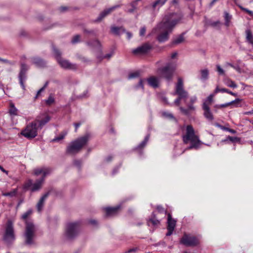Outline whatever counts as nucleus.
Returning a JSON list of instances; mask_svg holds the SVG:
<instances>
[{"label": "nucleus", "mask_w": 253, "mask_h": 253, "mask_svg": "<svg viewBox=\"0 0 253 253\" xmlns=\"http://www.w3.org/2000/svg\"><path fill=\"white\" fill-rule=\"evenodd\" d=\"M173 95H177L178 97L174 100L173 104L176 106H179L180 101L184 99V102L186 103V99L189 96L188 92L184 88V84L181 78H179L177 83L175 85V92Z\"/></svg>", "instance_id": "obj_5"}, {"label": "nucleus", "mask_w": 253, "mask_h": 253, "mask_svg": "<svg viewBox=\"0 0 253 253\" xmlns=\"http://www.w3.org/2000/svg\"><path fill=\"white\" fill-rule=\"evenodd\" d=\"M184 34L185 33H183L174 38L172 41V43L173 44H178L183 42L184 41Z\"/></svg>", "instance_id": "obj_26"}, {"label": "nucleus", "mask_w": 253, "mask_h": 253, "mask_svg": "<svg viewBox=\"0 0 253 253\" xmlns=\"http://www.w3.org/2000/svg\"><path fill=\"white\" fill-rule=\"evenodd\" d=\"M51 169L48 168L42 167L36 169L34 170V174L37 175H42V177L37 179L33 183L32 180H28L25 184L24 188L30 189L32 192H35L40 190L44 181L45 177L51 173Z\"/></svg>", "instance_id": "obj_2"}, {"label": "nucleus", "mask_w": 253, "mask_h": 253, "mask_svg": "<svg viewBox=\"0 0 253 253\" xmlns=\"http://www.w3.org/2000/svg\"><path fill=\"white\" fill-rule=\"evenodd\" d=\"M180 243L187 247H193L198 245L199 242L197 237L185 234L181 238Z\"/></svg>", "instance_id": "obj_13"}, {"label": "nucleus", "mask_w": 253, "mask_h": 253, "mask_svg": "<svg viewBox=\"0 0 253 253\" xmlns=\"http://www.w3.org/2000/svg\"><path fill=\"white\" fill-rule=\"evenodd\" d=\"M198 100L196 95H193L190 97V101L189 103H185L187 105V108H185L183 107H180L179 110L184 115L189 116L191 114L192 111H194L196 109V107L194 105V104L197 102Z\"/></svg>", "instance_id": "obj_10"}, {"label": "nucleus", "mask_w": 253, "mask_h": 253, "mask_svg": "<svg viewBox=\"0 0 253 253\" xmlns=\"http://www.w3.org/2000/svg\"><path fill=\"white\" fill-rule=\"evenodd\" d=\"M182 138L185 144H187L189 142L191 143V145L186 150L192 149L197 150L200 147L202 144L198 137L195 135L194 128L191 125L187 126L186 134L183 136Z\"/></svg>", "instance_id": "obj_3"}, {"label": "nucleus", "mask_w": 253, "mask_h": 253, "mask_svg": "<svg viewBox=\"0 0 253 253\" xmlns=\"http://www.w3.org/2000/svg\"><path fill=\"white\" fill-rule=\"evenodd\" d=\"M29 69V67L25 62L21 61L20 69L18 76L20 84L23 89H25L24 82L27 79V73Z\"/></svg>", "instance_id": "obj_12"}, {"label": "nucleus", "mask_w": 253, "mask_h": 253, "mask_svg": "<svg viewBox=\"0 0 253 253\" xmlns=\"http://www.w3.org/2000/svg\"><path fill=\"white\" fill-rule=\"evenodd\" d=\"M36 228L33 222H27L25 233L26 244L31 246L35 244Z\"/></svg>", "instance_id": "obj_7"}, {"label": "nucleus", "mask_w": 253, "mask_h": 253, "mask_svg": "<svg viewBox=\"0 0 253 253\" xmlns=\"http://www.w3.org/2000/svg\"><path fill=\"white\" fill-rule=\"evenodd\" d=\"M135 87L136 89H138V88L141 87L143 89L144 86L143 84V80L140 79L138 82V84L135 85Z\"/></svg>", "instance_id": "obj_50"}, {"label": "nucleus", "mask_w": 253, "mask_h": 253, "mask_svg": "<svg viewBox=\"0 0 253 253\" xmlns=\"http://www.w3.org/2000/svg\"><path fill=\"white\" fill-rule=\"evenodd\" d=\"M209 24L211 27H215L219 26L221 24V23L219 20H217L216 21H211Z\"/></svg>", "instance_id": "obj_45"}, {"label": "nucleus", "mask_w": 253, "mask_h": 253, "mask_svg": "<svg viewBox=\"0 0 253 253\" xmlns=\"http://www.w3.org/2000/svg\"><path fill=\"white\" fill-rule=\"evenodd\" d=\"M121 209V206L117 205L115 207H108L103 208L105 215L107 216H112L116 215Z\"/></svg>", "instance_id": "obj_18"}, {"label": "nucleus", "mask_w": 253, "mask_h": 253, "mask_svg": "<svg viewBox=\"0 0 253 253\" xmlns=\"http://www.w3.org/2000/svg\"><path fill=\"white\" fill-rule=\"evenodd\" d=\"M49 195V192H47L45 193L39 200L36 205L37 209L39 212H41L42 210L44 205L45 201Z\"/></svg>", "instance_id": "obj_20"}, {"label": "nucleus", "mask_w": 253, "mask_h": 253, "mask_svg": "<svg viewBox=\"0 0 253 253\" xmlns=\"http://www.w3.org/2000/svg\"><path fill=\"white\" fill-rule=\"evenodd\" d=\"M174 69L168 63L163 67L157 69V73L161 78L165 79L168 82L170 81L173 77Z\"/></svg>", "instance_id": "obj_8"}, {"label": "nucleus", "mask_w": 253, "mask_h": 253, "mask_svg": "<svg viewBox=\"0 0 253 253\" xmlns=\"http://www.w3.org/2000/svg\"><path fill=\"white\" fill-rule=\"evenodd\" d=\"M167 221L170 222V221H176L175 220L173 219L172 218L171 215L169 213L168 215V219Z\"/></svg>", "instance_id": "obj_60"}, {"label": "nucleus", "mask_w": 253, "mask_h": 253, "mask_svg": "<svg viewBox=\"0 0 253 253\" xmlns=\"http://www.w3.org/2000/svg\"><path fill=\"white\" fill-rule=\"evenodd\" d=\"M81 36L79 35H76L74 36L72 39L71 43L72 44H75L80 42Z\"/></svg>", "instance_id": "obj_40"}, {"label": "nucleus", "mask_w": 253, "mask_h": 253, "mask_svg": "<svg viewBox=\"0 0 253 253\" xmlns=\"http://www.w3.org/2000/svg\"><path fill=\"white\" fill-rule=\"evenodd\" d=\"M83 32L84 33L86 34H90L92 35H95V32L93 30H88L86 29H84Z\"/></svg>", "instance_id": "obj_49"}, {"label": "nucleus", "mask_w": 253, "mask_h": 253, "mask_svg": "<svg viewBox=\"0 0 253 253\" xmlns=\"http://www.w3.org/2000/svg\"><path fill=\"white\" fill-rule=\"evenodd\" d=\"M120 167V166L115 168L113 170V171H112V174L113 175H114V174H115L116 173H117L118 172L119 169Z\"/></svg>", "instance_id": "obj_61"}, {"label": "nucleus", "mask_w": 253, "mask_h": 253, "mask_svg": "<svg viewBox=\"0 0 253 253\" xmlns=\"http://www.w3.org/2000/svg\"><path fill=\"white\" fill-rule=\"evenodd\" d=\"M213 95L212 94L210 95L206 100L204 102H206L207 104H208V106H209L212 101Z\"/></svg>", "instance_id": "obj_46"}, {"label": "nucleus", "mask_w": 253, "mask_h": 253, "mask_svg": "<svg viewBox=\"0 0 253 253\" xmlns=\"http://www.w3.org/2000/svg\"><path fill=\"white\" fill-rule=\"evenodd\" d=\"M2 195L6 197H13L16 196V189H13L11 191L2 193Z\"/></svg>", "instance_id": "obj_37"}, {"label": "nucleus", "mask_w": 253, "mask_h": 253, "mask_svg": "<svg viewBox=\"0 0 253 253\" xmlns=\"http://www.w3.org/2000/svg\"><path fill=\"white\" fill-rule=\"evenodd\" d=\"M157 210L160 213H164L165 215L167 214L166 211L161 205L157 206L156 207Z\"/></svg>", "instance_id": "obj_42"}, {"label": "nucleus", "mask_w": 253, "mask_h": 253, "mask_svg": "<svg viewBox=\"0 0 253 253\" xmlns=\"http://www.w3.org/2000/svg\"><path fill=\"white\" fill-rule=\"evenodd\" d=\"M226 64L230 66V67H232L233 68H234L237 71H238L239 72H240V68L239 66H235L233 65V64L229 63H227Z\"/></svg>", "instance_id": "obj_54"}, {"label": "nucleus", "mask_w": 253, "mask_h": 253, "mask_svg": "<svg viewBox=\"0 0 253 253\" xmlns=\"http://www.w3.org/2000/svg\"><path fill=\"white\" fill-rule=\"evenodd\" d=\"M10 107L11 109L9 110V114L11 116V120H13L15 115H16V108L14 106V104L13 103H10Z\"/></svg>", "instance_id": "obj_32"}, {"label": "nucleus", "mask_w": 253, "mask_h": 253, "mask_svg": "<svg viewBox=\"0 0 253 253\" xmlns=\"http://www.w3.org/2000/svg\"><path fill=\"white\" fill-rule=\"evenodd\" d=\"M217 71L218 72L219 75H224V71L221 68V67L217 65H216Z\"/></svg>", "instance_id": "obj_52"}, {"label": "nucleus", "mask_w": 253, "mask_h": 253, "mask_svg": "<svg viewBox=\"0 0 253 253\" xmlns=\"http://www.w3.org/2000/svg\"><path fill=\"white\" fill-rule=\"evenodd\" d=\"M159 223V222H149V223L148 222V225L149 226H151L155 228V227H157L158 223Z\"/></svg>", "instance_id": "obj_59"}, {"label": "nucleus", "mask_w": 253, "mask_h": 253, "mask_svg": "<svg viewBox=\"0 0 253 253\" xmlns=\"http://www.w3.org/2000/svg\"><path fill=\"white\" fill-rule=\"evenodd\" d=\"M161 100H162V101H163L165 104H169V103L168 102V98H167L166 96H164V95L162 96H161Z\"/></svg>", "instance_id": "obj_57"}, {"label": "nucleus", "mask_w": 253, "mask_h": 253, "mask_svg": "<svg viewBox=\"0 0 253 253\" xmlns=\"http://www.w3.org/2000/svg\"><path fill=\"white\" fill-rule=\"evenodd\" d=\"M54 102V98L51 95L48 97V98L45 100V102L47 105H51Z\"/></svg>", "instance_id": "obj_48"}, {"label": "nucleus", "mask_w": 253, "mask_h": 253, "mask_svg": "<svg viewBox=\"0 0 253 253\" xmlns=\"http://www.w3.org/2000/svg\"><path fill=\"white\" fill-rule=\"evenodd\" d=\"M3 240L7 244L14 241V228L12 222H8L7 224Z\"/></svg>", "instance_id": "obj_11"}, {"label": "nucleus", "mask_w": 253, "mask_h": 253, "mask_svg": "<svg viewBox=\"0 0 253 253\" xmlns=\"http://www.w3.org/2000/svg\"><path fill=\"white\" fill-rule=\"evenodd\" d=\"M219 92H227V93H228L232 95H233V96H237V93H235L231 91H229L228 89H227L226 88H220L218 87H216V88H215V89L214 90V93H217Z\"/></svg>", "instance_id": "obj_30"}, {"label": "nucleus", "mask_w": 253, "mask_h": 253, "mask_svg": "<svg viewBox=\"0 0 253 253\" xmlns=\"http://www.w3.org/2000/svg\"><path fill=\"white\" fill-rule=\"evenodd\" d=\"M201 79L205 81L208 79L209 77V71L208 69H204L201 71Z\"/></svg>", "instance_id": "obj_33"}, {"label": "nucleus", "mask_w": 253, "mask_h": 253, "mask_svg": "<svg viewBox=\"0 0 253 253\" xmlns=\"http://www.w3.org/2000/svg\"><path fill=\"white\" fill-rule=\"evenodd\" d=\"M32 213V211L31 210H28V211H27L26 212H25V213H24L22 216H21V218L22 219H23V220H25L26 219L28 216Z\"/></svg>", "instance_id": "obj_44"}, {"label": "nucleus", "mask_w": 253, "mask_h": 253, "mask_svg": "<svg viewBox=\"0 0 253 253\" xmlns=\"http://www.w3.org/2000/svg\"><path fill=\"white\" fill-rule=\"evenodd\" d=\"M223 130H225V131H229L230 132H231V133H233V134H235L236 133V131L234 129H231L229 127H226L225 126H224L223 129H222Z\"/></svg>", "instance_id": "obj_51"}, {"label": "nucleus", "mask_w": 253, "mask_h": 253, "mask_svg": "<svg viewBox=\"0 0 253 253\" xmlns=\"http://www.w3.org/2000/svg\"><path fill=\"white\" fill-rule=\"evenodd\" d=\"M232 15L229 14L227 12L225 11L224 12V18L225 20V25L226 27H229L230 26V22L232 19Z\"/></svg>", "instance_id": "obj_29"}, {"label": "nucleus", "mask_w": 253, "mask_h": 253, "mask_svg": "<svg viewBox=\"0 0 253 253\" xmlns=\"http://www.w3.org/2000/svg\"><path fill=\"white\" fill-rule=\"evenodd\" d=\"M243 114L246 115H253V110L250 111L245 112L243 113Z\"/></svg>", "instance_id": "obj_64"}, {"label": "nucleus", "mask_w": 253, "mask_h": 253, "mask_svg": "<svg viewBox=\"0 0 253 253\" xmlns=\"http://www.w3.org/2000/svg\"><path fill=\"white\" fill-rule=\"evenodd\" d=\"M151 48V46L149 44L146 43L133 49L132 53L134 54H143L148 52Z\"/></svg>", "instance_id": "obj_19"}, {"label": "nucleus", "mask_w": 253, "mask_h": 253, "mask_svg": "<svg viewBox=\"0 0 253 253\" xmlns=\"http://www.w3.org/2000/svg\"><path fill=\"white\" fill-rule=\"evenodd\" d=\"M87 44L93 48L100 49L101 47V43L98 40H95L92 42H87Z\"/></svg>", "instance_id": "obj_28"}, {"label": "nucleus", "mask_w": 253, "mask_h": 253, "mask_svg": "<svg viewBox=\"0 0 253 253\" xmlns=\"http://www.w3.org/2000/svg\"><path fill=\"white\" fill-rule=\"evenodd\" d=\"M130 5L131 6V8L130 9H128L127 10V12L128 13H132L135 11V10L136 9L137 5V4H136L135 2L132 1L130 3Z\"/></svg>", "instance_id": "obj_38"}, {"label": "nucleus", "mask_w": 253, "mask_h": 253, "mask_svg": "<svg viewBox=\"0 0 253 253\" xmlns=\"http://www.w3.org/2000/svg\"><path fill=\"white\" fill-rule=\"evenodd\" d=\"M67 131H65L62 132L61 134H59V136L55 137L54 139H52V142H57L60 141V140L63 139L65 136L67 135Z\"/></svg>", "instance_id": "obj_34"}, {"label": "nucleus", "mask_w": 253, "mask_h": 253, "mask_svg": "<svg viewBox=\"0 0 253 253\" xmlns=\"http://www.w3.org/2000/svg\"><path fill=\"white\" fill-rule=\"evenodd\" d=\"M147 82L149 86L156 88L159 86V79L155 76H151L147 79Z\"/></svg>", "instance_id": "obj_21"}, {"label": "nucleus", "mask_w": 253, "mask_h": 253, "mask_svg": "<svg viewBox=\"0 0 253 253\" xmlns=\"http://www.w3.org/2000/svg\"><path fill=\"white\" fill-rule=\"evenodd\" d=\"M246 40L250 44L253 45V35L250 30L246 31Z\"/></svg>", "instance_id": "obj_31"}, {"label": "nucleus", "mask_w": 253, "mask_h": 253, "mask_svg": "<svg viewBox=\"0 0 253 253\" xmlns=\"http://www.w3.org/2000/svg\"><path fill=\"white\" fill-rule=\"evenodd\" d=\"M113 54V52H111L109 53H108V54L105 55L103 57V58L110 59L112 56Z\"/></svg>", "instance_id": "obj_58"}, {"label": "nucleus", "mask_w": 253, "mask_h": 253, "mask_svg": "<svg viewBox=\"0 0 253 253\" xmlns=\"http://www.w3.org/2000/svg\"><path fill=\"white\" fill-rule=\"evenodd\" d=\"M120 7V5H116L109 8L104 9L100 13L98 17L94 20V22H100L103 18L111 13V12H112L113 10L116 8H119Z\"/></svg>", "instance_id": "obj_17"}, {"label": "nucleus", "mask_w": 253, "mask_h": 253, "mask_svg": "<svg viewBox=\"0 0 253 253\" xmlns=\"http://www.w3.org/2000/svg\"><path fill=\"white\" fill-rule=\"evenodd\" d=\"M227 140H229L232 142H240V138L237 137L228 136L226 139L223 140L222 141L225 142Z\"/></svg>", "instance_id": "obj_35"}, {"label": "nucleus", "mask_w": 253, "mask_h": 253, "mask_svg": "<svg viewBox=\"0 0 253 253\" xmlns=\"http://www.w3.org/2000/svg\"><path fill=\"white\" fill-rule=\"evenodd\" d=\"M32 63L38 67H43L46 65L45 61L39 57H33L32 59Z\"/></svg>", "instance_id": "obj_23"}, {"label": "nucleus", "mask_w": 253, "mask_h": 253, "mask_svg": "<svg viewBox=\"0 0 253 253\" xmlns=\"http://www.w3.org/2000/svg\"><path fill=\"white\" fill-rule=\"evenodd\" d=\"M27 35V33L24 30L20 31L19 36L21 37H26Z\"/></svg>", "instance_id": "obj_53"}, {"label": "nucleus", "mask_w": 253, "mask_h": 253, "mask_svg": "<svg viewBox=\"0 0 253 253\" xmlns=\"http://www.w3.org/2000/svg\"><path fill=\"white\" fill-rule=\"evenodd\" d=\"M226 84L228 86L234 88H236L237 87V85L235 84V83L232 81H229L228 82H227Z\"/></svg>", "instance_id": "obj_47"}, {"label": "nucleus", "mask_w": 253, "mask_h": 253, "mask_svg": "<svg viewBox=\"0 0 253 253\" xmlns=\"http://www.w3.org/2000/svg\"><path fill=\"white\" fill-rule=\"evenodd\" d=\"M168 225L167 226L168 232L166 234V236H169L172 235L173 231H174L175 227V223L176 222H168Z\"/></svg>", "instance_id": "obj_27"}, {"label": "nucleus", "mask_w": 253, "mask_h": 253, "mask_svg": "<svg viewBox=\"0 0 253 253\" xmlns=\"http://www.w3.org/2000/svg\"><path fill=\"white\" fill-rule=\"evenodd\" d=\"M150 138V134H147L144 139L135 148V150H138L140 155L142 154V149L146 145Z\"/></svg>", "instance_id": "obj_22"}, {"label": "nucleus", "mask_w": 253, "mask_h": 253, "mask_svg": "<svg viewBox=\"0 0 253 253\" xmlns=\"http://www.w3.org/2000/svg\"><path fill=\"white\" fill-rule=\"evenodd\" d=\"M139 76V72L138 71H136L133 73H131L128 75V79H131L134 78H136Z\"/></svg>", "instance_id": "obj_41"}, {"label": "nucleus", "mask_w": 253, "mask_h": 253, "mask_svg": "<svg viewBox=\"0 0 253 253\" xmlns=\"http://www.w3.org/2000/svg\"><path fill=\"white\" fill-rule=\"evenodd\" d=\"M241 100L239 98H236L233 101H232L231 102H229L228 103H226L225 104H222L219 105L220 107H226L229 105H234L235 107L239 106V103H240Z\"/></svg>", "instance_id": "obj_25"}, {"label": "nucleus", "mask_w": 253, "mask_h": 253, "mask_svg": "<svg viewBox=\"0 0 253 253\" xmlns=\"http://www.w3.org/2000/svg\"><path fill=\"white\" fill-rule=\"evenodd\" d=\"M50 120V118L49 116L42 114L38 116L34 122L36 124L39 128L42 129L43 126L47 123Z\"/></svg>", "instance_id": "obj_15"}, {"label": "nucleus", "mask_w": 253, "mask_h": 253, "mask_svg": "<svg viewBox=\"0 0 253 253\" xmlns=\"http://www.w3.org/2000/svg\"><path fill=\"white\" fill-rule=\"evenodd\" d=\"M167 0H156V1L153 3L152 6L154 8H155L157 6H161L163 5Z\"/></svg>", "instance_id": "obj_36"}, {"label": "nucleus", "mask_w": 253, "mask_h": 253, "mask_svg": "<svg viewBox=\"0 0 253 253\" xmlns=\"http://www.w3.org/2000/svg\"><path fill=\"white\" fill-rule=\"evenodd\" d=\"M111 31L114 34L118 36L126 32L125 29L122 27L113 26L111 28Z\"/></svg>", "instance_id": "obj_24"}, {"label": "nucleus", "mask_w": 253, "mask_h": 253, "mask_svg": "<svg viewBox=\"0 0 253 253\" xmlns=\"http://www.w3.org/2000/svg\"><path fill=\"white\" fill-rule=\"evenodd\" d=\"M44 90L43 88H41L40 90H39L37 93V94L35 96V98H37L39 96V95L40 94V93Z\"/></svg>", "instance_id": "obj_62"}, {"label": "nucleus", "mask_w": 253, "mask_h": 253, "mask_svg": "<svg viewBox=\"0 0 253 253\" xmlns=\"http://www.w3.org/2000/svg\"><path fill=\"white\" fill-rule=\"evenodd\" d=\"M183 15L181 13H170L166 15L162 21L154 29L158 30L159 34L157 40L160 42H164L169 39V35L171 32L173 28L182 20Z\"/></svg>", "instance_id": "obj_1"}, {"label": "nucleus", "mask_w": 253, "mask_h": 253, "mask_svg": "<svg viewBox=\"0 0 253 253\" xmlns=\"http://www.w3.org/2000/svg\"><path fill=\"white\" fill-rule=\"evenodd\" d=\"M242 10L245 11L246 12L248 13L249 14H250L251 16H253V11L246 8H245L244 7H243L242 6H241V5H239V4H238L237 5Z\"/></svg>", "instance_id": "obj_43"}, {"label": "nucleus", "mask_w": 253, "mask_h": 253, "mask_svg": "<svg viewBox=\"0 0 253 253\" xmlns=\"http://www.w3.org/2000/svg\"><path fill=\"white\" fill-rule=\"evenodd\" d=\"M52 50L58 63L62 68L69 69H76L77 68L76 64H72L68 60L63 59L61 57V52L55 46H52Z\"/></svg>", "instance_id": "obj_6"}, {"label": "nucleus", "mask_w": 253, "mask_h": 253, "mask_svg": "<svg viewBox=\"0 0 253 253\" xmlns=\"http://www.w3.org/2000/svg\"><path fill=\"white\" fill-rule=\"evenodd\" d=\"M74 164L75 166L80 168L82 165V162L80 160H75L74 162Z\"/></svg>", "instance_id": "obj_56"}, {"label": "nucleus", "mask_w": 253, "mask_h": 253, "mask_svg": "<svg viewBox=\"0 0 253 253\" xmlns=\"http://www.w3.org/2000/svg\"><path fill=\"white\" fill-rule=\"evenodd\" d=\"M89 135L86 134L72 141L67 147L66 153L70 155L78 153L89 140Z\"/></svg>", "instance_id": "obj_4"}, {"label": "nucleus", "mask_w": 253, "mask_h": 253, "mask_svg": "<svg viewBox=\"0 0 253 253\" xmlns=\"http://www.w3.org/2000/svg\"><path fill=\"white\" fill-rule=\"evenodd\" d=\"M163 116L167 119H169L170 120H173L175 121H176V120L175 118V117L173 116V115L170 113L163 112Z\"/></svg>", "instance_id": "obj_39"}, {"label": "nucleus", "mask_w": 253, "mask_h": 253, "mask_svg": "<svg viewBox=\"0 0 253 253\" xmlns=\"http://www.w3.org/2000/svg\"><path fill=\"white\" fill-rule=\"evenodd\" d=\"M202 109L204 113L203 115L205 118L209 122H212L214 120V116L208 104L206 102H203L202 104Z\"/></svg>", "instance_id": "obj_16"}, {"label": "nucleus", "mask_w": 253, "mask_h": 253, "mask_svg": "<svg viewBox=\"0 0 253 253\" xmlns=\"http://www.w3.org/2000/svg\"><path fill=\"white\" fill-rule=\"evenodd\" d=\"M68 9V7L66 6H61L59 8V10L61 12H64Z\"/></svg>", "instance_id": "obj_63"}, {"label": "nucleus", "mask_w": 253, "mask_h": 253, "mask_svg": "<svg viewBox=\"0 0 253 253\" xmlns=\"http://www.w3.org/2000/svg\"><path fill=\"white\" fill-rule=\"evenodd\" d=\"M39 127L33 121L28 125L26 128L21 132V134L28 139L35 138L38 135Z\"/></svg>", "instance_id": "obj_9"}, {"label": "nucleus", "mask_w": 253, "mask_h": 253, "mask_svg": "<svg viewBox=\"0 0 253 253\" xmlns=\"http://www.w3.org/2000/svg\"><path fill=\"white\" fill-rule=\"evenodd\" d=\"M79 231L77 222H68L66 225V234L69 239L76 236Z\"/></svg>", "instance_id": "obj_14"}, {"label": "nucleus", "mask_w": 253, "mask_h": 253, "mask_svg": "<svg viewBox=\"0 0 253 253\" xmlns=\"http://www.w3.org/2000/svg\"><path fill=\"white\" fill-rule=\"evenodd\" d=\"M145 32H146V28L145 27H142L141 29H140V36H143L144 35L145 33Z\"/></svg>", "instance_id": "obj_55"}]
</instances>
